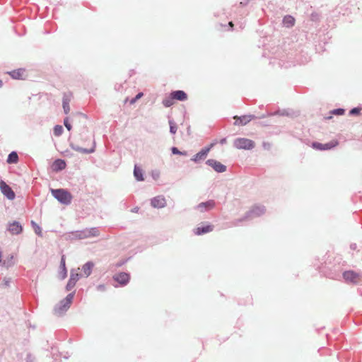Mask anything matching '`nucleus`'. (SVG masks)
<instances>
[{"mask_svg": "<svg viewBox=\"0 0 362 362\" xmlns=\"http://www.w3.org/2000/svg\"><path fill=\"white\" fill-rule=\"evenodd\" d=\"M51 192L53 196L61 203L68 204L71 202L72 196L68 191L63 189H52Z\"/></svg>", "mask_w": 362, "mask_h": 362, "instance_id": "f257e3e1", "label": "nucleus"}, {"mask_svg": "<svg viewBox=\"0 0 362 362\" xmlns=\"http://www.w3.org/2000/svg\"><path fill=\"white\" fill-rule=\"evenodd\" d=\"M233 145L238 149L250 150L255 147V142L246 138H238L234 142Z\"/></svg>", "mask_w": 362, "mask_h": 362, "instance_id": "f03ea898", "label": "nucleus"}, {"mask_svg": "<svg viewBox=\"0 0 362 362\" xmlns=\"http://www.w3.org/2000/svg\"><path fill=\"white\" fill-rule=\"evenodd\" d=\"M0 189L1 192L8 199H13L15 198V194L11 188L3 180L0 182Z\"/></svg>", "mask_w": 362, "mask_h": 362, "instance_id": "7ed1b4c3", "label": "nucleus"}, {"mask_svg": "<svg viewBox=\"0 0 362 362\" xmlns=\"http://www.w3.org/2000/svg\"><path fill=\"white\" fill-rule=\"evenodd\" d=\"M338 144L337 141H331L330 142L326 144H321L318 142H315L313 144V147L315 149L323 151V150H329L332 148L336 146Z\"/></svg>", "mask_w": 362, "mask_h": 362, "instance_id": "20e7f679", "label": "nucleus"}, {"mask_svg": "<svg viewBox=\"0 0 362 362\" xmlns=\"http://www.w3.org/2000/svg\"><path fill=\"white\" fill-rule=\"evenodd\" d=\"M72 234L74 235V238L82 239L88 238L91 235H95L96 231L95 229H85L82 231H76Z\"/></svg>", "mask_w": 362, "mask_h": 362, "instance_id": "39448f33", "label": "nucleus"}, {"mask_svg": "<svg viewBox=\"0 0 362 362\" xmlns=\"http://www.w3.org/2000/svg\"><path fill=\"white\" fill-rule=\"evenodd\" d=\"M255 118L254 115H243L241 117L234 116L233 119H235V125H245L248 124L252 119Z\"/></svg>", "mask_w": 362, "mask_h": 362, "instance_id": "423d86ee", "label": "nucleus"}, {"mask_svg": "<svg viewBox=\"0 0 362 362\" xmlns=\"http://www.w3.org/2000/svg\"><path fill=\"white\" fill-rule=\"evenodd\" d=\"M114 280L121 285H126L129 281V275L124 272H121L114 276Z\"/></svg>", "mask_w": 362, "mask_h": 362, "instance_id": "0eeeda50", "label": "nucleus"}, {"mask_svg": "<svg viewBox=\"0 0 362 362\" xmlns=\"http://www.w3.org/2000/svg\"><path fill=\"white\" fill-rule=\"evenodd\" d=\"M64 160H54L50 165V168L53 172H58L66 168Z\"/></svg>", "mask_w": 362, "mask_h": 362, "instance_id": "6e6552de", "label": "nucleus"}, {"mask_svg": "<svg viewBox=\"0 0 362 362\" xmlns=\"http://www.w3.org/2000/svg\"><path fill=\"white\" fill-rule=\"evenodd\" d=\"M207 164L218 173H222L226 170V166L216 160H208Z\"/></svg>", "mask_w": 362, "mask_h": 362, "instance_id": "1a4fd4ad", "label": "nucleus"}, {"mask_svg": "<svg viewBox=\"0 0 362 362\" xmlns=\"http://www.w3.org/2000/svg\"><path fill=\"white\" fill-rule=\"evenodd\" d=\"M344 278L346 281L355 283L357 281L360 275L353 271H347L343 274Z\"/></svg>", "mask_w": 362, "mask_h": 362, "instance_id": "9d476101", "label": "nucleus"}, {"mask_svg": "<svg viewBox=\"0 0 362 362\" xmlns=\"http://www.w3.org/2000/svg\"><path fill=\"white\" fill-rule=\"evenodd\" d=\"M9 74L14 79H25L26 77V71L23 69H19L10 72Z\"/></svg>", "mask_w": 362, "mask_h": 362, "instance_id": "9b49d317", "label": "nucleus"}, {"mask_svg": "<svg viewBox=\"0 0 362 362\" xmlns=\"http://www.w3.org/2000/svg\"><path fill=\"white\" fill-rule=\"evenodd\" d=\"M165 199L163 197H156L151 199V204L155 208H162L165 205Z\"/></svg>", "mask_w": 362, "mask_h": 362, "instance_id": "f8f14e48", "label": "nucleus"}, {"mask_svg": "<svg viewBox=\"0 0 362 362\" xmlns=\"http://www.w3.org/2000/svg\"><path fill=\"white\" fill-rule=\"evenodd\" d=\"M71 94L69 93V94H65L64 95V98H63V109H64V112L65 114H68L69 112H70V106H69V103L71 101Z\"/></svg>", "mask_w": 362, "mask_h": 362, "instance_id": "ddd939ff", "label": "nucleus"}, {"mask_svg": "<svg viewBox=\"0 0 362 362\" xmlns=\"http://www.w3.org/2000/svg\"><path fill=\"white\" fill-rule=\"evenodd\" d=\"M174 100L184 101L187 99V94L183 90H175L171 93Z\"/></svg>", "mask_w": 362, "mask_h": 362, "instance_id": "4468645a", "label": "nucleus"}, {"mask_svg": "<svg viewBox=\"0 0 362 362\" xmlns=\"http://www.w3.org/2000/svg\"><path fill=\"white\" fill-rule=\"evenodd\" d=\"M8 230L11 233L17 235L22 232L23 228L18 222L15 221L9 226Z\"/></svg>", "mask_w": 362, "mask_h": 362, "instance_id": "2eb2a0df", "label": "nucleus"}, {"mask_svg": "<svg viewBox=\"0 0 362 362\" xmlns=\"http://www.w3.org/2000/svg\"><path fill=\"white\" fill-rule=\"evenodd\" d=\"M73 297H74V294L73 293L69 294L66 296V298H65V300H64V302L62 303V305H59L57 308V310L61 312V311H63L66 308H68L69 306V305L71 304V301H72Z\"/></svg>", "mask_w": 362, "mask_h": 362, "instance_id": "dca6fc26", "label": "nucleus"}, {"mask_svg": "<svg viewBox=\"0 0 362 362\" xmlns=\"http://www.w3.org/2000/svg\"><path fill=\"white\" fill-rule=\"evenodd\" d=\"M213 146L214 144H211L209 146L203 148L196 154L195 158H202V157H206Z\"/></svg>", "mask_w": 362, "mask_h": 362, "instance_id": "f3484780", "label": "nucleus"}, {"mask_svg": "<svg viewBox=\"0 0 362 362\" xmlns=\"http://www.w3.org/2000/svg\"><path fill=\"white\" fill-rule=\"evenodd\" d=\"M78 280V274H72L71 275L70 279L66 286L67 289L70 290L71 288H72L75 286V284Z\"/></svg>", "mask_w": 362, "mask_h": 362, "instance_id": "a211bd4d", "label": "nucleus"}, {"mask_svg": "<svg viewBox=\"0 0 362 362\" xmlns=\"http://www.w3.org/2000/svg\"><path fill=\"white\" fill-rule=\"evenodd\" d=\"M212 230V226L210 225H207L204 227H199L196 230V234L199 235L204 233H208Z\"/></svg>", "mask_w": 362, "mask_h": 362, "instance_id": "6ab92c4d", "label": "nucleus"}, {"mask_svg": "<svg viewBox=\"0 0 362 362\" xmlns=\"http://www.w3.org/2000/svg\"><path fill=\"white\" fill-rule=\"evenodd\" d=\"M283 23L286 27H291L295 23V19L291 16H287L284 17Z\"/></svg>", "mask_w": 362, "mask_h": 362, "instance_id": "aec40b11", "label": "nucleus"}, {"mask_svg": "<svg viewBox=\"0 0 362 362\" xmlns=\"http://www.w3.org/2000/svg\"><path fill=\"white\" fill-rule=\"evenodd\" d=\"M93 267V264L91 262H88L83 266V270L86 276H88L90 274Z\"/></svg>", "mask_w": 362, "mask_h": 362, "instance_id": "412c9836", "label": "nucleus"}, {"mask_svg": "<svg viewBox=\"0 0 362 362\" xmlns=\"http://www.w3.org/2000/svg\"><path fill=\"white\" fill-rule=\"evenodd\" d=\"M174 101H175V100L173 98V95H171V94H170L169 97L165 98L163 100V104L165 107H168L174 104Z\"/></svg>", "mask_w": 362, "mask_h": 362, "instance_id": "4be33fe9", "label": "nucleus"}, {"mask_svg": "<svg viewBox=\"0 0 362 362\" xmlns=\"http://www.w3.org/2000/svg\"><path fill=\"white\" fill-rule=\"evenodd\" d=\"M134 174L138 180L141 181L144 180L143 175H142V170L140 168L135 166L134 170Z\"/></svg>", "mask_w": 362, "mask_h": 362, "instance_id": "5701e85b", "label": "nucleus"}, {"mask_svg": "<svg viewBox=\"0 0 362 362\" xmlns=\"http://www.w3.org/2000/svg\"><path fill=\"white\" fill-rule=\"evenodd\" d=\"M214 206V202L213 201H209L205 203H202L199 205V208H206L207 209H211Z\"/></svg>", "mask_w": 362, "mask_h": 362, "instance_id": "b1692460", "label": "nucleus"}, {"mask_svg": "<svg viewBox=\"0 0 362 362\" xmlns=\"http://www.w3.org/2000/svg\"><path fill=\"white\" fill-rule=\"evenodd\" d=\"M170 124V132L171 134H175L177 132V126L173 121H169Z\"/></svg>", "mask_w": 362, "mask_h": 362, "instance_id": "393cba45", "label": "nucleus"}, {"mask_svg": "<svg viewBox=\"0 0 362 362\" xmlns=\"http://www.w3.org/2000/svg\"><path fill=\"white\" fill-rule=\"evenodd\" d=\"M63 132V127L61 125H56L54 128V134L56 136H60Z\"/></svg>", "mask_w": 362, "mask_h": 362, "instance_id": "a878e982", "label": "nucleus"}, {"mask_svg": "<svg viewBox=\"0 0 362 362\" xmlns=\"http://www.w3.org/2000/svg\"><path fill=\"white\" fill-rule=\"evenodd\" d=\"M61 267L62 269V278H65L66 276V269L65 266V259L64 257H62L61 260Z\"/></svg>", "mask_w": 362, "mask_h": 362, "instance_id": "bb28decb", "label": "nucleus"}, {"mask_svg": "<svg viewBox=\"0 0 362 362\" xmlns=\"http://www.w3.org/2000/svg\"><path fill=\"white\" fill-rule=\"evenodd\" d=\"M31 223L35 229V233L38 235H42V230H41L40 227L37 224H36L34 221H32Z\"/></svg>", "mask_w": 362, "mask_h": 362, "instance_id": "cd10ccee", "label": "nucleus"}, {"mask_svg": "<svg viewBox=\"0 0 362 362\" xmlns=\"http://www.w3.org/2000/svg\"><path fill=\"white\" fill-rule=\"evenodd\" d=\"M172 152L174 153V154H177V155H180V156H187V154L186 152H181L177 148L175 147H173L172 148Z\"/></svg>", "mask_w": 362, "mask_h": 362, "instance_id": "c85d7f7f", "label": "nucleus"}, {"mask_svg": "<svg viewBox=\"0 0 362 362\" xmlns=\"http://www.w3.org/2000/svg\"><path fill=\"white\" fill-rule=\"evenodd\" d=\"M332 114H334V115H341L344 113V109H336V110H334L332 112Z\"/></svg>", "mask_w": 362, "mask_h": 362, "instance_id": "c756f323", "label": "nucleus"}, {"mask_svg": "<svg viewBox=\"0 0 362 362\" xmlns=\"http://www.w3.org/2000/svg\"><path fill=\"white\" fill-rule=\"evenodd\" d=\"M64 126L66 127V128L70 131L71 129V125L70 124V123L69 122V118L66 117L64 119Z\"/></svg>", "mask_w": 362, "mask_h": 362, "instance_id": "7c9ffc66", "label": "nucleus"}, {"mask_svg": "<svg viewBox=\"0 0 362 362\" xmlns=\"http://www.w3.org/2000/svg\"><path fill=\"white\" fill-rule=\"evenodd\" d=\"M361 108L359 107H355V108H353L352 110H351L350 111V115H358L361 112Z\"/></svg>", "mask_w": 362, "mask_h": 362, "instance_id": "2f4dec72", "label": "nucleus"}, {"mask_svg": "<svg viewBox=\"0 0 362 362\" xmlns=\"http://www.w3.org/2000/svg\"><path fill=\"white\" fill-rule=\"evenodd\" d=\"M8 158H18V154L16 151H12L9 155Z\"/></svg>", "mask_w": 362, "mask_h": 362, "instance_id": "473e14b6", "label": "nucleus"}, {"mask_svg": "<svg viewBox=\"0 0 362 362\" xmlns=\"http://www.w3.org/2000/svg\"><path fill=\"white\" fill-rule=\"evenodd\" d=\"M143 95H144L143 93H139L136 95L135 98L138 100L143 96Z\"/></svg>", "mask_w": 362, "mask_h": 362, "instance_id": "72a5a7b5", "label": "nucleus"}, {"mask_svg": "<svg viewBox=\"0 0 362 362\" xmlns=\"http://www.w3.org/2000/svg\"><path fill=\"white\" fill-rule=\"evenodd\" d=\"M137 100L134 98L130 100V104H134L136 103Z\"/></svg>", "mask_w": 362, "mask_h": 362, "instance_id": "f704fd0d", "label": "nucleus"}, {"mask_svg": "<svg viewBox=\"0 0 362 362\" xmlns=\"http://www.w3.org/2000/svg\"><path fill=\"white\" fill-rule=\"evenodd\" d=\"M83 151L84 152L90 153V152H93V148H91L90 150L83 149Z\"/></svg>", "mask_w": 362, "mask_h": 362, "instance_id": "c9c22d12", "label": "nucleus"}, {"mask_svg": "<svg viewBox=\"0 0 362 362\" xmlns=\"http://www.w3.org/2000/svg\"><path fill=\"white\" fill-rule=\"evenodd\" d=\"M228 25L230 26V28H233V26H234V25H233V22H232V21H230V22H229Z\"/></svg>", "mask_w": 362, "mask_h": 362, "instance_id": "e433bc0d", "label": "nucleus"}, {"mask_svg": "<svg viewBox=\"0 0 362 362\" xmlns=\"http://www.w3.org/2000/svg\"><path fill=\"white\" fill-rule=\"evenodd\" d=\"M8 163H16V160H7Z\"/></svg>", "mask_w": 362, "mask_h": 362, "instance_id": "4c0bfd02", "label": "nucleus"}, {"mask_svg": "<svg viewBox=\"0 0 362 362\" xmlns=\"http://www.w3.org/2000/svg\"><path fill=\"white\" fill-rule=\"evenodd\" d=\"M3 86V82L1 80H0V88Z\"/></svg>", "mask_w": 362, "mask_h": 362, "instance_id": "58836bf2", "label": "nucleus"}]
</instances>
